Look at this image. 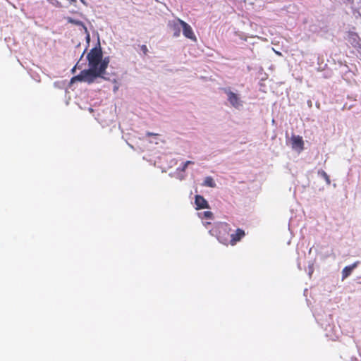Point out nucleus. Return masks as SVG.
<instances>
[{"label":"nucleus","instance_id":"nucleus-9","mask_svg":"<svg viewBox=\"0 0 361 361\" xmlns=\"http://www.w3.org/2000/svg\"><path fill=\"white\" fill-rule=\"evenodd\" d=\"M50 4L56 7L68 8L69 6L75 4L76 0H48Z\"/></svg>","mask_w":361,"mask_h":361},{"label":"nucleus","instance_id":"nucleus-3","mask_svg":"<svg viewBox=\"0 0 361 361\" xmlns=\"http://www.w3.org/2000/svg\"><path fill=\"white\" fill-rule=\"evenodd\" d=\"M89 66L91 68L99 71L100 66L106 61V67L109 63V58L102 59V52L100 47L92 49L87 56Z\"/></svg>","mask_w":361,"mask_h":361},{"label":"nucleus","instance_id":"nucleus-8","mask_svg":"<svg viewBox=\"0 0 361 361\" xmlns=\"http://www.w3.org/2000/svg\"><path fill=\"white\" fill-rule=\"evenodd\" d=\"M195 205L197 210L209 208L208 202L202 195H197L195 197Z\"/></svg>","mask_w":361,"mask_h":361},{"label":"nucleus","instance_id":"nucleus-2","mask_svg":"<svg viewBox=\"0 0 361 361\" xmlns=\"http://www.w3.org/2000/svg\"><path fill=\"white\" fill-rule=\"evenodd\" d=\"M231 228L226 223H217L215 226L209 230V233L217 238L219 241L223 244L229 243L231 238Z\"/></svg>","mask_w":361,"mask_h":361},{"label":"nucleus","instance_id":"nucleus-18","mask_svg":"<svg viewBox=\"0 0 361 361\" xmlns=\"http://www.w3.org/2000/svg\"><path fill=\"white\" fill-rule=\"evenodd\" d=\"M114 82L115 83V85L114 86L113 91L114 92H116L119 88V85L118 84L116 80H114Z\"/></svg>","mask_w":361,"mask_h":361},{"label":"nucleus","instance_id":"nucleus-24","mask_svg":"<svg viewBox=\"0 0 361 361\" xmlns=\"http://www.w3.org/2000/svg\"><path fill=\"white\" fill-rule=\"evenodd\" d=\"M205 227H207V225L210 224L209 222H204L203 223Z\"/></svg>","mask_w":361,"mask_h":361},{"label":"nucleus","instance_id":"nucleus-17","mask_svg":"<svg viewBox=\"0 0 361 361\" xmlns=\"http://www.w3.org/2000/svg\"><path fill=\"white\" fill-rule=\"evenodd\" d=\"M193 164V162H192V161H185V162L183 164V166H182L181 168H180H180H178V170H180L181 171H185V169H186V168L188 167V166L189 164Z\"/></svg>","mask_w":361,"mask_h":361},{"label":"nucleus","instance_id":"nucleus-7","mask_svg":"<svg viewBox=\"0 0 361 361\" xmlns=\"http://www.w3.org/2000/svg\"><path fill=\"white\" fill-rule=\"evenodd\" d=\"M182 24V30H183V35L194 41V42H196L197 41V37L194 34V32L191 27V26L190 25H188L187 23L184 22V23H181Z\"/></svg>","mask_w":361,"mask_h":361},{"label":"nucleus","instance_id":"nucleus-6","mask_svg":"<svg viewBox=\"0 0 361 361\" xmlns=\"http://www.w3.org/2000/svg\"><path fill=\"white\" fill-rule=\"evenodd\" d=\"M185 21L180 20V18H176L169 23V25L173 32L174 37H178L180 35V30H182L181 23H183Z\"/></svg>","mask_w":361,"mask_h":361},{"label":"nucleus","instance_id":"nucleus-22","mask_svg":"<svg viewBox=\"0 0 361 361\" xmlns=\"http://www.w3.org/2000/svg\"><path fill=\"white\" fill-rule=\"evenodd\" d=\"M273 50L277 55L281 56V54L279 51H276L274 49H273Z\"/></svg>","mask_w":361,"mask_h":361},{"label":"nucleus","instance_id":"nucleus-25","mask_svg":"<svg viewBox=\"0 0 361 361\" xmlns=\"http://www.w3.org/2000/svg\"><path fill=\"white\" fill-rule=\"evenodd\" d=\"M83 4H86L85 0H80Z\"/></svg>","mask_w":361,"mask_h":361},{"label":"nucleus","instance_id":"nucleus-13","mask_svg":"<svg viewBox=\"0 0 361 361\" xmlns=\"http://www.w3.org/2000/svg\"><path fill=\"white\" fill-rule=\"evenodd\" d=\"M198 216L202 220H212L213 219V213L209 211L200 212L197 213Z\"/></svg>","mask_w":361,"mask_h":361},{"label":"nucleus","instance_id":"nucleus-5","mask_svg":"<svg viewBox=\"0 0 361 361\" xmlns=\"http://www.w3.org/2000/svg\"><path fill=\"white\" fill-rule=\"evenodd\" d=\"M290 145L293 150L301 152L304 149V141L299 135H293L290 138Z\"/></svg>","mask_w":361,"mask_h":361},{"label":"nucleus","instance_id":"nucleus-16","mask_svg":"<svg viewBox=\"0 0 361 361\" xmlns=\"http://www.w3.org/2000/svg\"><path fill=\"white\" fill-rule=\"evenodd\" d=\"M318 174L325 180V181L326 182V183L328 185H329L331 183L329 177L325 171H324L322 170L319 171Z\"/></svg>","mask_w":361,"mask_h":361},{"label":"nucleus","instance_id":"nucleus-12","mask_svg":"<svg viewBox=\"0 0 361 361\" xmlns=\"http://www.w3.org/2000/svg\"><path fill=\"white\" fill-rule=\"evenodd\" d=\"M202 185L204 187L215 188L216 184L212 177L207 176L204 178Z\"/></svg>","mask_w":361,"mask_h":361},{"label":"nucleus","instance_id":"nucleus-15","mask_svg":"<svg viewBox=\"0 0 361 361\" xmlns=\"http://www.w3.org/2000/svg\"><path fill=\"white\" fill-rule=\"evenodd\" d=\"M147 135L149 137H152L149 140V141L150 142H152V143L154 142L155 144H158L159 143V135L157 134H152V133H148Z\"/></svg>","mask_w":361,"mask_h":361},{"label":"nucleus","instance_id":"nucleus-19","mask_svg":"<svg viewBox=\"0 0 361 361\" xmlns=\"http://www.w3.org/2000/svg\"><path fill=\"white\" fill-rule=\"evenodd\" d=\"M312 272H313V267L312 265V266H310V267H309V275L311 276Z\"/></svg>","mask_w":361,"mask_h":361},{"label":"nucleus","instance_id":"nucleus-11","mask_svg":"<svg viewBox=\"0 0 361 361\" xmlns=\"http://www.w3.org/2000/svg\"><path fill=\"white\" fill-rule=\"evenodd\" d=\"M245 235V232L242 229H237L235 233L231 234V238L229 240V243L231 245H235L236 242L239 241L243 236Z\"/></svg>","mask_w":361,"mask_h":361},{"label":"nucleus","instance_id":"nucleus-23","mask_svg":"<svg viewBox=\"0 0 361 361\" xmlns=\"http://www.w3.org/2000/svg\"><path fill=\"white\" fill-rule=\"evenodd\" d=\"M344 3H350L353 1V0H343Z\"/></svg>","mask_w":361,"mask_h":361},{"label":"nucleus","instance_id":"nucleus-21","mask_svg":"<svg viewBox=\"0 0 361 361\" xmlns=\"http://www.w3.org/2000/svg\"><path fill=\"white\" fill-rule=\"evenodd\" d=\"M76 68H80V65H79V62H78V63L76 64V66L73 68V71Z\"/></svg>","mask_w":361,"mask_h":361},{"label":"nucleus","instance_id":"nucleus-20","mask_svg":"<svg viewBox=\"0 0 361 361\" xmlns=\"http://www.w3.org/2000/svg\"><path fill=\"white\" fill-rule=\"evenodd\" d=\"M184 178H185V176L183 174H180L178 176V178H179L180 180H183V179H184Z\"/></svg>","mask_w":361,"mask_h":361},{"label":"nucleus","instance_id":"nucleus-26","mask_svg":"<svg viewBox=\"0 0 361 361\" xmlns=\"http://www.w3.org/2000/svg\"><path fill=\"white\" fill-rule=\"evenodd\" d=\"M87 40H89V39H90V35H89V34H87Z\"/></svg>","mask_w":361,"mask_h":361},{"label":"nucleus","instance_id":"nucleus-10","mask_svg":"<svg viewBox=\"0 0 361 361\" xmlns=\"http://www.w3.org/2000/svg\"><path fill=\"white\" fill-rule=\"evenodd\" d=\"M360 262L357 261L354 262L353 264L345 267L342 271V280L343 281L347 277H348L351 274L353 271L358 266Z\"/></svg>","mask_w":361,"mask_h":361},{"label":"nucleus","instance_id":"nucleus-4","mask_svg":"<svg viewBox=\"0 0 361 361\" xmlns=\"http://www.w3.org/2000/svg\"><path fill=\"white\" fill-rule=\"evenodd\" d=\"M226 98L230 105L236 109H240L243 106V101L239 94L234 92L230 88L224 90Z\"/></svg>","mask_w":361,"mask_h":361},{"label":"nucleus","instance_id":"nucleus-1","mask_svg":"<svg viewBox=\"0 0 361 361\" xmlns=\"http://www.w3.org/2000/svg\"><path fill=\"white\" fill-rule=\"evenodd\" d=\"M106 69V61H104L100 66L99 71L91 68L87 70H83L79 75L73 77L71 79V83H73L75 81H82L92 83L97 78L102 77V75L105 72Z\"/></svg>","mask_w":361,"mask_h":361},{"label":"nucleus","instance_id":"nucleus-14","mask_svg":"<svg viewBox=\"0 0 361 361\" xmlns=\"http://www.w3.org/2000/svg\"><path fill=\"white\" fill-rule=\"evenodd\" d=\"M68 21L71 23L82 26V28L84 29L85 32L87 33V27L83 25V23L81 21L78 20H74L71 18H68Z\"/></svg>","mask_w":361,"mask_h":361}]
</instances>
